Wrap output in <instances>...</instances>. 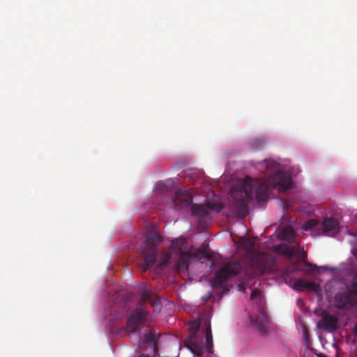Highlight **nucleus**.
I'll use <instances>...</instances> for the list:
<instances>
[{"label":"nucleus","mask_w":357,"mask_h":357,"mask_svg":"<svg viewBox=\"0 0 357 357\" xmlns=\"http://www.w3.org/2000/svg\"><path fill=\"white\" fill-rule=\"evenodd\" d=\"M261 291L257 289L252 290L251 295H250V299L252 301H254L255 299H258L259 301H261Z\"/></svg>","instance_id":"aec40b11"},{"label":"nucleus","mask_w":357,"mask_h":357,"mask_svg":"<svg viewBox=\"0 0 357 357\" xmlns=\"http://www.w3.org/2000/svg\"><path fill=\"white\" fill-rule=\"evenodd\" d=\"M152 289L151 287L146 282L140 284L139 287L138 294L139 295V300L138 305L140 303L143 304L147 307L145 302H149L151 305L154 308V310L160 311L161 303L159 298L152 299Z\"/></svg>","instance_id":"1a4fd4ad"},{"label":"nucleus","mask_w":357,"mask_h":357,"mask_svg":"<svg viewBox=\"0 0 357 357\" xmlns=\"http://www.w3.org/2000/svg\"><path fill=\"white\" fill-rule=\"evenodd\" d=\"M273 259L270 255L264 253L252 255L250 261V266L253 271L254 276L261 275L271 269Z\"/></svg>","instance_id":"0eeeda50"},{"label":"nucleus","mask_w":357,"mask_h":357,"mask_svg":"<svg viewBox=\"0 0 357 357\" xmlns=\"http://www.w3.org/2000/svg\"><path fill=\"white\" fill-rule=\"evenodd\" d=\"M338 326L337 318L331 315L326 312H324L321 315V319L317 324V327L321 328L328 333L335 332Z\"/></svg>","instance_id":"ddd939ff"},{"label":"nucleus","mask_w":357,"mask_h":357,"mask_svg":"<svg viewBox=\"0 0 357 357\" xmlns=\"http://www.w3.org/2000/svg\"><path fill=\"white\" fill-rule=\"evenodd\" d=\"M242 271L240 262L235 261L225 265L215 275L213 282L218 287H223L229 278L234 277Z\"/></svg>","instance_id":"423d86ee"},{"label":"nucleus","mask_w":357,"mask_h":357,"mask_svg":"<svg viewBox=\"0 0 357 357\" xmlns=\"http://www.w3.org/2000/svg\"><path fill=\"white\" fill-rule=\"evenodd\" d=\"M337 308L349 309L357 305V276L352 280L350 287L346 288L335 296Z\"/></svg>","instance_id":"20e7f679"},{"label":"nucleus","mask_w":357,"mask_h":357,"mask_svg":"<svg viewBox=\"0 0 357 357\" xmlns=\"http://www.w3.org/2000/svg\"><path fill=\"white\" fill-rule=\"evenodd\" d=\"M199 324L197 323V321H194L193 323H192V324L190 325V328L192 329L194 328L195 331H197L199 329Z\"/></svg>","instance_id":"5701e85b"},{"label":"nucleus","mask_w":357,"mask_h":357,"mask_svg":"<svg viewBox=\"0 0 357 357\" xmlns=\"http://www.w3.org/2000/svg\"><path fill=\"white\" fill-rule=\"evenodd\" d=\"M302 332L305 341L307 342L309 341V333L306 326H303Z\"/></svg>","instance_id":"412c9836"},{"label":"nucleus","mask_w":357,"mask_h":357,"mask_svg":"<svg viewBox=\"0 0 357 357\" xmlns=\"http://www.w3.org/2000/svg\"><path fill=\"white\" fill-rule=\"evenodd\" d=\"M286 254L289 258L293 257V252L287 249Z\"/></svg>","instance_id":"393cba45"},{"label":"nucleus","mask_w":357,"mask_h":357,"mask_svg":"<svg viewBox=\"0 0 357 357\" xmlns=\"http://www.w3.org/2000/svg\"><path fill=\"white\" fill-rule=\"evenodd\" d=\"M294 288L300 291L309 289L316 293L319 292L320 290V286L319 284L313 282H309L303 279L297 280L294 284Z\"/></svg>","instance_id":"2eb2a0df"},{"label":"nucleus","mask_w":357,"mask_h":357,"mask_svg":"<svg viewBox=\"0 0 357 357\" xmlns=\"http://www.w3.org/2000/svg\"><path fill=\"white\" fill-rule=\"evenodd\" d=\"M318 224H319V221L317 220L310 219L305 223L304 229L305 230L311 229L315 227L316 226H317Z\"/></svg>","instance_id":"6ab92c4d"},{"label":"nucleus","mask_w":357,"mask_h":357,"mask_svg":"<svg viewBox=\"0 0 357 357\" xmlns=\"http://www.w3.org/2000/svg\"><path fill=\"white\" fill-rule=\"evenodd\" d=\"M223 206L219 203L208 202L206 204H194L192 206V213L195 215L199 216L202 219L208 217L209 211L220 212Z\"/></svg>","instance_id":"f8f14e48"},{"label":"nucleus","mask_w":357,"mask_h":357,"mask_svg":"<svg viewBox=\"0 0 357 357\" xmlns=\"http://www.w3.org/2000/svg\"><path fill=\"white\" fill-rule=\"evenodd\" d=\"M172 202L174 204V209L181 211L188 208L191 205L192 197L188 190L179 189L176 191L172 197Z\"/></svg>","instance_id":"9d476101"},{"label":"nucleus","mask_w":357,"mask_h":357,"mask_svg":"<svg viewBox=\"0 0 357 357\" xmlns=\"http://www.w3.org/2000/svg\"><path fill=\"white\" fill-rule=\"evenodd\" d=\"M291 185V177L283 171H277L267 181H254L250 178H246L238 190H231V204L235 212L244 217L248 214V202L253 199L254 190L257 201L263 202L266 200L268 192L271 189H277L280 192H284L290 189Z\"/></svg>","instance_id":"f257e3e1"},{"label":"nucleus","mask_w":357,"mask_h":357,"mask_svg":"<svg viewBox=\"0 0 357 357\" xmlns=\"http://www.w3.org/2000/svg\"><path fill=\"white\" fill-rule=\"evenodd\" d=\"M318 357H326L324 354H320L317 355Z\"/></svg>","instance_id":"bb28decb"},{"label":"nucleus","mask_w":357,"mask_h":357,"mask_svg":"<svg viewBox=\"0 0 357 357\" xmlns=\"http://www.w3.org/2000/svg\"><path fill=\"white\" fill-rule=\"evenodd\" d=\"M192 259L212 260L213 255L206 249L192 252L190 245L185 239L179 238L172 241L169 251L162 255L160 265L167 266L172 264L178 271L185 272L188 270L189 261Z\"/></svg>","instance_id":"f03ea898"},{"label":"nucleus","mask_w":357,"mask_h":357,"mask_svg":"<svg viewBox=\"0 0 357 357\" xmlns=\"http://www.w3.org/2000/svg\"><path fill=\"white\" fill-rule=\"evenodd\" d=\"M242 247L249 251L255 250V243L250 238H246L242 242Z\"/></svg>","instance_id":"a211bd4d"},{"label":"nucleus","mask_w":357,"mask_h":357,"mask_svg":"<svg viewBox=\"0 0 357 357\" xmlns=\"http://www.w3.org/2000/svg\"><path fill=\"white\" fill-rule=\"evenodd\" d=\"M146 342H155V337L152 333H148L146 335Z\"/></svg>","instance_id":"4be33fe9"},{"label":"nucleus","mask_w":357,"mask_h":357,"mask_svg":"<svg viewBox=\"0 0 357 357\" xmlns=\"http://www.w3.org/2000/svg\"><path fill=\"white\" fill-rule=\"evenodd\" d=\"M250 319L252 326L257 330L261 335H266L268 328V319L265 310L261 307L256 315L251 314Z\"/></svg>","instance_id":"9b49d317"},{"label":"nucleus","mask_w":357,"mask_h":357,"mask_svg":"<svg viewBox=\"0 0 357 357\" xmlns=\"http://www.w3.org/2000/svg\"><path fill=\"white\" fill-rule=\"evenodd\" d=\"M138 357H148V356L144 354H140Z\"/></svg>","instance_id":"cd10ccee"},{"label":"nucleus","mask_w":357,"mask_h":357,"mask_svg":"<svg viewBox=\"0 0 357 357\" xmlns=\"http://www.w3.org/2000/svg\"><path fill=\"white\" fill-rule=\"evenodd\" d=\"M279 164L271 160H264L262 162L259 163L258 165V169L261 172L265 174H270L272 172L276 170L278 167Z\"/></svg>","instance_id":"dca6fc26"},{"label":"nucleus","mask_w":357,"mask_h":357,"mask_svg":"<svg viewBox=\"0 0 357 357\" xmlns=\"http://www.w3.org/2000/svg\"><path fill=\"white\" fill-rule=\"evenodd\" d=\"M150 317V313L146 307L140 303L134 309L127 319V330L135 333L143 328Z\"/></svg>","instance_id":"39448f33"},{"label":"nucleus","mask_w":357,"mask_h":357,"mask_svg":"<svg viewBox=\"0 0 357 357\" xmlns=\"http://www.w3.org/2000/svg\"><path fill=\"white\" fill-rule=\"evenodd\" d=\"M283 238L289 242L294 238V231L291 228H285L282 231Z\"/></svg>","instance_id":"f3484780"},{"label":"nucleus","mask_w":357,"mask_h":357,"mask_svg":"<svg viewBox=\"0 0 357 357\" xmlns=\"http://www.w3.org/2000/svg\"><path fill=\"white\" fill-rule=\"evenodd\" d=\"M354 335H357V324L355 326L354 328Z\"/></svg>","instance_id":"a878e982"},{"label":"nucleus","mask_w":357,"mask_h":357,"mask_svg":"<svg viewBox=\"0 0 357 357\" xmlns=\"http://www.w3.org/2000/svg\"><path fill=\"white\" fill-rule=\"evenodd\" d=\"M162 237L156 232L148 235L144 242V248L142 252L143 256V268L148 270L155 262L158 253L157 246L162 242Z\"/></svg>","instance_id":"7ed1b4c3"},{"label":"nucleus","mask_w":357,"mask_h":357,"mask_svg":"<svg viewBox=\"0 0 357 357\" xmlns=\"http://www.w3.org/2000/svg\"><path fill=\"white\" fill-rule=\"evenodd\" d=\"M323 234L333 236L340 229L339 221L334 218H325L322 221Z\"/></svg>","instance_id":"4468645a"},{"label":"nucleus","mask_w":357,"mask_h":357,"mask_svg":"<svg viewBox=\"0 0 357 357\" xmlns=\"http://www.w3.org/2000/svg\"><path fill=\"white\" fill-rule=\"evenodd\" d=\"M213 336L211 324H208L206 328V344L204 345L196 342L195 340H190L186 342V346L197 357H200L206 351L208 354H213Z\"/></svg>","instance_id":"6e6552de"},{"label":"nucleus","mask_w":357,"mask_h":357,"mask_svg":"<svg viewBox=\"0 0 357 357\" xmlns=\"http://www.w3.org/2000/svg\"><path fill=\"white\" fill-rule=\"evenodd\" d=\"M305 265L309 266L311 271H314L317 268V266L316 265H313L312 264L306 263Z\"/></svg>","instance_id":"b1692460"}]
</instances>
